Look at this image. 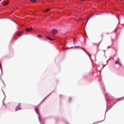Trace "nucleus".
<instances>
[{"label":"nucleus","instance_id":"8","mask_svg":"<svg viewBox=\"0 0 124 124\" xmlns=\"http://www.w3.org/2000/svg\"><path fill=\"white\" fill-rule=\"evenodd\" d=\"M31 1L32 2V3H35L36 0H31Z\"/></svg>","mask_w":124,"mask_h":124},{"label":"nucleus","instance_id":"4","mask_svg":"<svg viewBox=\"0 0 124 124\" xmlns=\"http://www.w3.org/2000/svg\"><path fill=\"white\" fill-rule=\"evenodd\" d=\"M31 30H32V28H31V27L26 29V31L28 32H31Z\"/></svg>","mask_w":124,"mask_h":124},{"label":"nucleus","instance_id":"13","mask_svg":"<svg viewBox=\"0 0 124 124\" xmlns=\"http://www.w3.org/2000/svg\"><path fill=\"white\" fill-rule=\"evenodd\" d=\"M115 63H119V62H116Z\"/></svg>","mask_w":124,"mask_h":124},{"label":"nucleus","instance_id":"2","mask_svg":"<svg viewBox=\"0 0 124 124\" xmlns=\"http://www.w3.org/2000/svg\"><path fill=\"white\" fill-rule=\"evenodd\" d=\"M23 32H16V35H17V36H21L23 35Z\"/></svg>","mask_w":124,"mask_h":124},{"label":"nucleus","instance_id":"7","mask_svg":"<svg viewBox=\"0 0 124 124\" xmlns=\"http://www.w3.org/2000/svg\"><path fill=\"white\" fill-rule=\"evenodd\" d=\"M50 10H51V9H47L45 11H44V13H46L48 12V11H50Z\"/></svg>","mask_w":124,"mask_h":124},{"label":"nucleus","instance_id":"1","mask_svg":"<svg viewBox=\"0 0 124 124\" xmlns=\"http://www.w3.org/2000/svg\"><path fill=\"white\" fill-rule=\"evenodd\" d=\"M51 33H52V34H57V33H58V30L55 29H53Z\"/></svg>","mask_w":124,"mask_h":124},{"label":"nucleus","instance_id":"6","mask_svg":"<svg viewBox=\"0 0 124 124\" xmlns=\"http://www.w3.org/2000/svg\"><path fill=\"white\" fill-rule=\"evenodd\" d=\"M46 39H48V40H51V41H53V40H55V39H52L50 37L47 36L46 37Z\"/></svg>","mask_w":124,"mask_h":124},{"label":"nucleus","instance_id":"10","mask_svg":"<svg viewBox=\"0 0 124 124\" xmlns=\"http://www.w3.org/2000/svg\"><path fill=\"white\" fill-rule=\"evenodd\" d=\"M1 108H3V109H5V105H3L2 106V107H1Z\"/></svg>","mask_w":124,"mask_h":124},{"label":"nucleus","instance_id":"16","mask_svg":"<svg viewBox=\"0 0 124 124\" xmlns=\"http://www.w3.org/2000/svg\"><path fill=\"white\" fill-rule=\"evenodd\" d=\"M67 49H70V48H68Z\"/></svg>","mask_w":124,"mask_h":124},{"label":"nucleus","instance_id":"11","mask_svg":"<svg viewBox=\"0 0 124 124\" xmlns=\"http://www.w3.org/2000/svg\"><path fill=\"white\" fill-rule=\"evenodd\" d=\"M35 111L38 114V109L37 108H35Z\"/></svg>","mask_w":124,"mask_h":124},{"label":"nucleus","instance_id":"17","mask_svg":"<svg viewBox=\"0 0 124 124\" xmlns=\"http://www.w3.org/2000/svg\"><path fill=\"white\" fill-rule=\"evenodd\" d=\"M0 1H1V0H0Z\"/></svg>","mask_w":124,"mask_h":124},{"label":"nucleus","instance_id":"3","mask_svg":"<svg viewBox=\"0 0 124 124\" xmlns=\"http://www.w3.org/2000/svg\"><path fill=\"white\" fill-rule=\"evenodd\" d=\"M21 104L19 103L18 106H17V107L16 108V111L17 112L18 110H21Z\"/></svg>","mask_w":124,"mask_h":124},{"label":"nucleus","instance_id":"15","mask_svg":"<svg viewBox=\"0 0 124 124\" xmlns=\"http://www.w3.org/2000/svg\"><path fill=\"white\" fill-rule=\"evenodd\" d=\"M110 33H107V34H110Z\"/></svg>","mask_w":124,"mask_h":124},{"label":"nucleus","instance_id":"5","mask_svg":"<svg viewBox=\"0 0 124 124\" xmlns=\"http://www.w3.org/2000/svg\"><path fill=\"white\" fill-rule=\"evenodd\" d=\"M4 6H6V5H8L9 2L7 1H5L2 3Z\"/></svg>","mask_w":124,"mask_h":124},{"label":"nucleus","instance_id":"12","mask_svg":"<svg viewBox=\"0 0 124 124\" xmlns=\"http://www.w3.org/2000/svg\"><path fill=\"white\" fill-rule=\"evenodd\" d=\"M101 37H102V38H103V34H101Z\"/></svg>","mask_w":124,"mask_h":124},{"label":"nucleus","instance_id":"9","mask_svg":"<svg viewBox=\"0 0 124 124\" xmlns=\"http://www.w3.org/2000/svg\"><path fill=\"white\" fill-rule=\"evenodd\" d=\"M37 37H38V38H42V36H41V35H38Z\"/></svg>","mask_w":124,"mask_h":124},{"label":"nucleus","instance_id":"14","mask_svg":"<svg viewBox=\"0 0 124 124\" xmlns=\"http://www.w3.org/2000/svg\"><path fill=\"white\" fill-rule=\"evenodd\" d=\"M84 0H81V1H84Z\"/></svg>","mask_w":124,"mask_h":124}]
</instances>
